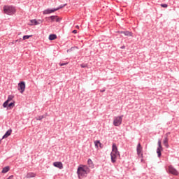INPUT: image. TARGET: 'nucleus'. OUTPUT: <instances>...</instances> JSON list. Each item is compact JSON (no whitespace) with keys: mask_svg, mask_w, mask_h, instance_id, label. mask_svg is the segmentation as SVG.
<instances>
[{"mask_svg":"<svg viewBox=\"0 0 179 179\" xmlns=\"http://www.w3.org/2000/svg\"><path fill=\"white\" fill-rule=\"evenodd\" d=\"M73 33L74 34H76V33H78V31L73 30Z\"/></svg>","mask_w":179,"mask_h":179,"instance_id":"cd10ccee","label":"nucleus"},{"mask_svg":"<svg viewBox=\"0 0 179 179\" xmlns=\"http://www.w3.org/2000/svg\"><path fill=\"white\" fill-rule=\"evenodd\" d=\"M53 166L55 167H57V169H59V170H62V169H64V165L62 164V162H54Z\"/></svg>","mask_w":179,"mask_h":179,"instance_id":"ddd939ff","label":"nucleus"},{"mask_svg":"<svg viewBox=\"0 0 179 179\" xmlns=\"http://www.w3.org/2000/svg\"><path fill=\"white\" fill-rule=\"evenodd\" d=\"M43 118H44V116H41V117H36V120H37V121H40V120H43Z\"/></svg>","mask_w":179,"mask_h":179,"instance_id":"b1692460","label":"nucleus"},{"mask_svg":"<svg viewBox=\"0 0 179 179\" xmlns=\"http://www.w3.org/2000/svg\"><path fill=\"white\" fill-rule=\"evenodd\" d=\"M10 135H12V129L7 131L5 135L2 137V139H6V138L10 136Z\"/></svg>","mask_w":179,"mask_h":179,"instance_id":"2eb2a0df","label":"nucleus"},{"mask_svg":"<svg viewBox=\"0 0 179 179\" xmlns=\"http://www.w3.org/2000/svg\"><path fill=\"white\" fill-rule=\"evenodd\" d=\"M71 50H73V48H72Z\"/></svg>","mask_w":179,"mask_h":179,"instance_id":"2f4dec72","label":"nucleus"},{"mask_svg":"<svg viewBox=\"0 0 179 179\" xmlns=\"http://www.w3.org/2000/svg\"><path fill=\"white\" fill-rule=\"evenodd\" d=\"M14 98H15V96L9 95L8 96V99L3 103V107H4V108H6V107H8V104H9V102L12 101V100H13Z\"/></svg>","mask_w":179,"mask_h":179,"instance_id":"9d476101","label":"nucleus"},{"mask_svg":"<svg viewBox=\"0 0 179 179\" xmlns=\"http://www.w3.org/2000/svg\"><path fill=\"white\" fill-rule=\"evenodd\" d=\"M49 40L50 41L57 40V36L55 34H50L49 36Z\"/></svg>","mask_w":179,"mask_h":179,"instance_id":"6ab92c4d","label":"nucleus"},{"mask_svg":"<svg viewBox=\"0 0 179 179\" xmlns=\"http://www.w3.org/2000/svg\"><path fill=\"white\" fill-rule=\"evenodd\" d=\"M120 33L124 34V36H129L130 37H132V32L126 31H121Z\"/></svg>","mask_w":179,"mask_h":179,"instance_id":"a211bd4d","label":"nucleus"},{"mask_svg":"<svg viewBox=\"0 0 179 179\" xmlns=\"http://www.w3.org/2000/svg\"><path fill=\"white\" fill-rule=\"evenodd\" d=\"M52 22H61V18H59L58 16L57 15H52L50 17Z\"/></svg>","mask_w":179,"mask_h":179,"instance_id":"4468645a","label":"nucleus"},{"mask_svg":"<svg viewBox=\"0 0 179 179\" xmlns=\"http://www.w3.org/2000/svg\"><path fill=\"white\" fill-rule=\"evenodd\" d=\"M162 150H163V147L162 146V141H158V148L157 149V153L158 155V157L162 156Z\"/></svg>","mask_w":179,"mask_h":179,"instance_id":"1a4fd4ad","label":"nucleus"},{"mask_svg":"<svg viewBox=\"0 0 179 179\" xmlns=\"http://www.w3.org/2000/svg\"><path fill=\"white\" fill-rule=\"evenodd\" d=\"M64 65H68V63H59L60 66H64Z\"/></svg>","mask_w":179,"mask_h":179,"instance_id":"393cba45","label":"nucleus"},{"mask_svg":"<svg viewBox=\"0 0 179 179\" xmlns=\"http://www.w3.org/2000/svg\"><path fill=\"white\" fill-rule=\"evenodd\" d=\"M94 145H95V148H99H99H103V146H101V143H100V141H95Z\"/></svg>","mask_w":179,"mask_h":179,"instance_id":"f3484780","label":"nucleus"},{"mask_svg":"<svg viewBox=\"0 0 179 179\" xmlns=\"http://www.w3.org/2000/svg\"><path fill=\"white\" fill-rule=\"evenodd\" d=\"M168 171L170 174H173V176H178V171L173 166L168 167Z\"/></svg>","mask_w":179,"mask_h":179,"instance_id":"6e6552de","label":"nucleus"},{"mask_svg":"<svg viewBox=\"0 0 179 179\" xmlns=\"http://www.w3.org/2000/svg\"><path fill=\"white\" fill-rule=\"evenodd\" d=\"M7 107H9V108H13V107H15V102H11L8 103Z\"/></svg>","mask_w":179,"mask_h":179,"instance_id":"5701e85b","label":"nucleus"},{"mask_svg":"<svg viewBox=\"0 0 179 179\" xmlns=\"http://www.w3.org/2000/svg\"><path fill=\"white\" fill-rule=\"evenodd\" d=\"M90 173V169L86 165H80L77 170L78 178H83Z\"/></svg>","mask_w":179,"mask_h":179,"instance_id":"f257e3e1","label":"nucleus"},{"mask_svg":"<svg viewBox=\"0 0 179 179\" xmlns=\"http://www.w3.org/2000/svg\"><path fill=\"white\" fill-rule=\"evenodd\" d=\"M17 90H19L21 94L24 93V90H26V83L24 81H21L20 83H18Z\"/></svg>","mask_w":179,"mask_h":179,"instance_id":"0eeeda50","label":"nucleus"},{"mask_svg":"<svg viewBox=\"0 0 179 179\" xmlns=\"http://www.w3.org/2000/svg\"><path fill=\"white\" fill-rule=\"evenodd\" d=\"M30 23L31 26H37V24H41V23H43V20H39L37 21L36 20H31Z\"/></svg>","mask_w":179,"mask_h":179,"instance_id":"f8f14e48","label":"nucleus"},{"mask_svg":"<svg viewBox=\"0 0 179 179\" xmlns=\"http://www.w3.org/2000/svg\"><path fill=\"white\" fill-rule=\"evenodd\" d=\"M76 29H79V25L76 26Z\"/></svg>","mask_w":179,"mask_h":179,"instance_id":"c756f323","label":"nucleus"},{"mask_svg":"<svg viewBox=\"0 0 179 179\" xmlns=\"http://www.w3.org/2000/svg\"><path fill=\"white\" fill-rule=\"evenodd\" d=\"M162 8H167V4H161Z\"/></svg>","mask_w":179,"mask_h":179,"instance_id":"a878e982","label":"nucleus"},{"mask_svg":"<svg viewBox=\"0 0 179 179\" xmlns=\"http://www.w3.org/2000/svg\"><path fill=\"white\" fill-rule=\"evenodd\" d=\"M13 177V176H10V177L8 178V179H9V178H12Z\"/></svg>","mask_w":179,"mask_h":179,"instance_id":"7c9ffc66","label":"nucleus"},{"mask_svg":"<svg viewBox=\"0 0 179 179\" xmlns=\"http://www.w3.org/2000/svg\"><path fill=\"white\" fill-rule=\"evenodd\" d=\"M0 143H1V140H0Z\"/></svg>","mask_w":179,"mask_h":179,"instance_id":"473e14b6","label":"nucleus"},{"mask_svg":"<svg viewBox=\"0 0 179 179\" xmlns=\"http://www.w3.org/2000/svg\"><path fill=\"white\" fill-rule=\"evenodd\" d=\"M64 6H66V4H64L63 6H60L57 8H54V9H52V10H50V9L45 10L43 11V15H48L50 13H54V12H57V10H59V9H62V8H64Z\"/></svg>","mask_w":179,"mask_h":179,"instance_id":"423d86ee","label":"nucleus"},{"mask_svg":"<svg viewBox=\"0 0 179 179\" xmlns=\"http://www.w3.org/2000/svg\"><path fill=\"white\" fill-rule=\"evenodd\" d=\"M122 117H124V115L117 116L114 118L113 125L115 127H120V125H121L122 124Z\"/></svg>","mask_w":179,"mask_h":179,"instance_id":"39448f33","label":"nucleus"},{"mask_svg":"<svg viewBox=\"0 0 179 179\" xmlns=\"http://www.w3.org/2000/svg\"><path fill=\"white\" fill-rule=\"evenodd\" d=\"M143 150V148H142V145H141V143H138L136 147V152H137L138 159H141V163H144Z\"/></svg>","mask_w":179,"mask_h":179,"instance_id":"20e7f679","label":"nucleus"},{"mask_svg":"<svg viewBox=\"0 0 179 179\" xmlns=\"http://www.w3.org/2000/svg\"><path fill=\"white\" fill-rule=\"evenodd\" d=\"M81 68H86V66L81 64Z\"/></svg>","mask_w":179,"mask_h":179,"instance_id":"c85d7f7f","label":"nucleus"},{"mask_svg":"<svg viewBox=\"0 0 179 179\" xmlns=\"http://www.w3.org/2000/svg\"><path fill=\"white\" fill-rule=\"evenodd\" d=\"M110 157L112 163H115V162H117V157H120V152H118V148H117V145H115V143L113 144Z\"/></svg>","mask_w":179,"mask_h":179,"instance_id":"f03ea898","label":"nucleus"},{"mask_svg":"<svg viewBox=\"0 0 179 179\" xmlns=\"http://www.w3.org/2000/svg\"><path fill=\"white\" fill-rule=\"evenodd\" d=\"M170 134V133H167L165 136V138L163 141V144L164 145V146L166 148V149H169V135Z\"/></svg>","mask_w":179,"mask_h":179,"instance_id":"9b49d317","label":"nucleus"},{"mask_svg":"<svg viewBox=\"0 0 179 179\" xmlns=\"http://www.w3.org/2000/svg\"><path fill=\"white\" fill-rule=\"evenodd\" d=\"M3 13L9 15H15L16 13V8L13 6H4Z\"/></svg>","mask_w":179,"mask_h":179,"instance_id":"7ed1b4c3","label":"nucleus"},{"mask_svg":"<svg viewBox=\"0 0 179 179\" xmlns=\"http://www.w3.org/2000/svg\"><path fill=\"white\" fill-rule=\"evenodd\" d=\"M87 164L91 167V169H93V161L92 159H89L87 161Z\"/></svg>","mask_w":179,"mask_h":179,"instance_id":"aec40b11","label":"nucleus"},{"mask_svg":"<svg viewBox=\"0 0 179 179\" xmlns=\"http://www.w3.org/2000/svg\"><path fill=\"white\" fill-rule=\"evenodd\" d=\"M30 37H33V35H25L22 37V40H29Z\"/></svg>","mask_w":179,"mask_h":179,"instance_id":"412c9836","label":"nucleus"},{"mask_svg":"<svg viewBox=\"0 0 179 179\" xmlns=\"http://www.w3.org/2000/svg\"><path fill=\"white\" fill-rule=\"evenodd\" d=\"M8 171H9V166H6L3 169L1 172L5 173H8Z\"/></svg>","mask_w":179,"mask_h":179,"instance_id":"4be33fe9","label":"nucleus"},{"mask_svg":"<svg viewBox=\"0 0 179 179\" xmlns=\"http://www.w3.org/2000/svg\"><path fill=\"white\" fill-rule=\"evenodd\" d=\"M17 41H19V40H16V41H13L11 44H16V43H17Z\"/></svg>","mask_w":179,"mask_h":179,"instance_id":"bb28decb","label":"nucleus"},{"mask_svg":"<svg viewBox=\"0 0 179 179\" xmlns=\"http://www.w3.org/2000/svg\"><path fill=\"white\" fill-rule=\"evenodd\" d=\"M36 173H33V172H29L27 174V176H25L26 178H34V177H36Z\"/></svg>","mask_w":179,"mask_h":179,"instance_id":"dca6fc26","label":"nucleus"}]
</instances>
